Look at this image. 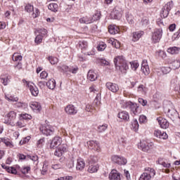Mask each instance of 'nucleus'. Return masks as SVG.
Segmentation results:
<instances>
[{
	"label": "nucleus",
	"mask_w": 180,
	"mask_h": 180,
	"mask_svg": "<svg viewBox=\"0 0 180 180\" xmlns=\"http://www.w3.org/2000/svg\"><path fill=\"white\" fill-rule=\"evenodd\" d=\"M97 79H98V75H96L95 72H94L93 70H89L88 72L87 79L91 82H94V81H96Z\"/></svg>",
	"instance_id": "obj_19"
},
{
	"label": "nucleus",
	"mask_w": 180,
	"mask_h": 180,
	"mask_svg": "<svg viewBox=\"0 0 180 180\" xmlns=\"http://www.w3.org/2000/svg\"><path fill=\"white\" fill-rule=\"evenodd\" d=\"M139 123H147V117L144 115L139 116Z\"/></svg>",
	"instance_id": "obj_51"
},
{
	"label": "nucleus",
	"mask_w": 180,
	"mask_h": 180,
	"mask_svg": "<svg viewBox=\"0 0 180 180\" xmlns=\"http://www.w3.org/2000/svg\"><path fill=\"white\" fill-rule=\"evenodd\" d=\"M67 153V146L61 145L58 149L56 150L54 155L56 157H63V154Z\"/></svg>",
	"instance_id": "obj_15"
},
{
	"label": "nucleus",
	"mask_w": 180,
	"mask_h": 180,
	"mask_svg": "<svg viewBox=\"0 0 180 180\" xmlns=\"http://www.w3.org/2000/svg\"><path fill=\"white\" fill-rule=\"evenodd\" d=\"M162 133V131H161L160 130H155L154 131V136L155 137H157L158 139H160V137L161 136V134Z\"/></svg>",
	"instance_id": "obj_62"
},
{
	"label": "nucleus",
	"mask_w": 180,
	"mask_h": 180,
	"mask_svg": "<svg viewBox=\"0 0 180 180\" xmlns=\"http://www.w3.org/2000/svg\"><path fill=\"white\" fill-rule=\"evenodd\" d=\"M139 148H141L142 151H145L147 153L150 151V150H153L154 148V143L153 142L148 143L146 141H142L138 145Z\"/></svg>",
	"instance_id": "obj_5"
},
{
	"label": "nucleus",
	"mask_w": 180,
	"mask_h": 180,
	"mask_svg": "<svg viewBox=\"0 0 180 180\" xmlns=\"http://www.w3.org/2000/svg\"><path fill=\"white\" fill-rule=\"evenodd\" d=\"M126 105L127 106H129L133 116H137V115H140V113H141V108H140L139 104L131 101H128Z\"/></svg>",
	"instance_id": "obj_3"
},
{
	"label": "nucleus",
	"mask_w": 180,
	"mask_h": 180,
	"mask_svg": "<svg viewBox=\"0 0 180 180\" xmlns=\"http://www.w3.org/2000/svg\"><path fill=\"white\" fill-rule=\"evenodd\" d=\"M79 48L81 49L82 53H84V51L88 49V42L86 41H79Z\"/></svg>",
	"instance_id": "obj_25"
},
{
	"label": "nucleus",
	"mask_w": 180,
	"mask_h": 180,
	"mask_svg": "<svg viewBox=\"0 0 180 180\" xmlns=\"http://www.w3.org/2000/svg\"><path fill=\"white\" fill-rule=\"evenodd\" d=\"M139 103L142 105V106H146L147 105V100H144L143 98L138 99Z\"/></svg>",
	"instance_id": "obj_63"
},
{
	"label": "nucleus",
	"mask_w": 180,
	"mask_h": 180,
	"mask_svg": "<svg viewBox=\"0 0 180 180\" xmlns=\"http://www.w3.org/2000/svg\"><path fill=\"white\" fill-rule=\"evenodd\" d=\"M180 51V48L176 46H173L167 49V53L169 54H179Z\"/></svg>",
	"instance_id": "obj_27"
},
{
	"label": "nucleus",
	"mask_w": 180,
	"mask_h": 180,
	"mask_svg": "<svg viewBox=\"0 0 180 180\" xmlns=\"http://www.w3.org/2000/svg\"><path fill=\"white\" fill-rule=\"evenodd\" d=\"M99 161V158L97 155H91L88 160L89 165L96 164Z\"/></svg>",
	"instance_id": "obj_22"
},
{
	"label": "nucleus",
	"mask_w": 180,
	"mask_h": 180,
	"mask_svg": "<svg viewBox=\"0 0 180 180\" xmlns=\"http://www.w3.org/2000/svg\"><path fill=\"white\" fill-rule=\"evenodd\" d=\"M105 86L108 91H110L113 94H116L119 91V85L115 83L108 82L105 84Z\"/></svg>",
	"instance_id": "obj_10"
},
{
	"label": "nucleus",
	"mask_w": 180,
	"mask_h": 180,
	"mask_svg": "<svg viewBox=\"0 0 180 180\" xmlns=\"http://www.w3.org/2000/svg\"><path fill=\"white\" fill-rule=\"evenodd\" d=\"M180 67V61L176 60L172 63V70H178Z\"/></svg>",
	"instance_id": "obj_40"
},
{
	"label": "nucleus",
	"mask_w": 180,
	"mask_h": 180,
	"mask_svg": "<svg viewBox=\"0 0 180 180\" xmlns=\"http://www.w3.org/2000/svg\"><path fill=\"white\" fill-rule=\"evenodd\" d=\"M34 10V8L33 6H32V4H28L25 6V11H26V12H28V13L33 12Z\"/></svg>",
	"instance_id": "obj_47"
},
{
	"label": "nucleus",
	"mask_w": 180,
	"mask_h": 180,
	"mask_svg": "<svg viewBox=\"0 0 180 180\" xmlns=\"http://www.w3.org/2000/svg\"><path fill=\"white\" fill-rule=\"evenodd\" d=\"M47 77H49V73H47V72H46V71H43L40 74L41 79H46V78H47Z\"/></svg>",
	"instance_id": "obj_57"
},
{
	"label": "nucleus",
	"mask_w": 180,
	"mask_h": 180,
	"mask_svg": "<svg viewBox=\"0 0 180 180\" xmlns=\"http://www.w3.org/2000/svg\"><path fill=\"white\" fill-rule=\"evenodd\" d=\"M144 34V32L143 31H139L133 32L132 34V41H139L140 40L141 36Z\"/></svg>",
	"instance_id": "obj_20"
},
{
	"label": "nucleus",
	"mask_w": 180,
	"mask_h": 180,
	"mask_svg": "<svg viewBox=\"0 0 180 180\" xmlns=\"http://www.w3.org/2000/svg\"><path fill=\"white\" fill-rule=\"evenodd\" d=\"M122 15H123V9L120 6H115L111 13V16L113 19L119 20L122 18Z\"/></svg>",
	"instance_id": "obj_6"
},
{
	"label": "nucleus",
	"mask_w": 180,
	"mask_h": 180,
	"mask_svg": "<svg viewBox=\"0 0 180 180\" xmlns=\"http://www.w3.org/2000/svg\"><path fill=\"white\" fill-rule=\"evenodd\" d=\"M131 127H132L133 130H134V131H137V130H139V122L137 121V120H134L132 122Z\"/></svg>",
	"instance_id": "obj_43"
},
{
	"label": "nucleus",
	"mask_w": 180,
	"mask_h": 180,
	"mask_svg": "<svg viewBox=\"0 0 180 180\" xmlns=\"http://www.w3.org/2000/svg\"><path fill=\"white\" fill-rule=\"evenodd\" d=\"M159 139H161L162 140H167V139H168V135L167 133L162 131Z\"/></svg>",
	"instance_id": "obj_64"
},
{
	"label": "nucleus",
	"mask_w": 180,
	"mask_h": 180,
	"mask_svg": "<svg viewBox=\"0 0 180 180\" xmlns=\"http://www.w3.org/2000/svg\"><path fill=\"white\" fill-rule=\"evenodd\" d=\"M117 117L122 120V122H129L130 115L127 111L119 112Z\"/></svg>",
	"instance_id": "obj_12"
},
{
	"label": "nucleus",
	"mask_w": 180,
	"mask_h": 180,
	"mask_svg": "<svg viewBox=\"0 0 180 180\" xmlns=\"http://www.w3.org/2000/svg\"><path fill=\"white\" fill-rule=\"evenodd\" d=\"M61 70L65 74H68V72H72V74H77L78 72V67H68L67 65H62L61 66Z\"/></svg>",
	"instance_id": "obj_8"
},
{
	"label": "nucleus",
	"mask_w": 180,
	"mask_h": 180,
	"mask_svg": "<svg viewBox=\"0 0 180 180\" xmlns=\"http://www.w3.org/2000/svg\"><path fill=\"white\" fill-rule=\"evenodd\" d=\"M12 58H13V61H22V56L15 53L13 54Z\"/></svg>",
	"instance_id": "obj_46"
},
{
	"label": "nucleus",
	"mask_w": 180,
	"mask_h": 180,
	"mask_svg": "<svg viewBox=\"0 0 180 180\" xmlns=\"http://www.w3.org/2000/svg\"><path fill=\"white\" fill-rule=\"evenodd\" d=\"M6 99H7V101H11V102H18V101L17 97H13L12 96L8 97V95H6Z\"/></svg>",
	"instance_id": "obj_54"
},
{
	"label": "nucleus",
	"mask_w": 180,
	"mask_h": 180,
	"mask_svg": "<svg viewBox=\"0 0 180 180\" xmlns=\"http://www.w3.org/2000/svg\"><path fill=\"white\" fill-rule=\"evenodd\" d=\"M32 119V115L29 114H20V120H30Z\"/></svg>",
	"instance_id": "obj_39"
},
{
	"label": "nucleus",
	"mask_w": 180,
	"mask_h": 180,
	"mask_svg": "<svg viewBox=\"0 0 180 180\" xmlns=\"http://www.w3.org/2000/svg\"><path fill=\"white\" fill-rule=\"evenodd\" d=\"M79 22L80 23H84L85 25H89V23H93L92 19L91 18H88L87 16L80 18Z\"/></svg>",
	"instance_id": "obj_30"
},
{
	"label": "nucleus",
	"mask_w": 180,
	"mask_h": 180,
	"mask_svg": "<svg viewBox=\"0 0 180 180\" xmlns=\"http://www.w3.org/2000/svg\"><path fill=\"white\" fill-rule=\"evenodd\" d=\"M164 112L172 122H175V120L179 119V114H178V111L174 108L172 103H169L164 106Z\"/></svg>",
	"instance_id": "obj_2"
},
{
	"label": "nucleus",
	"mask_w": 180,
	"mask_h": 180,
	"mask_svg": "<svg viewBox=\"0 0 180 180\" xmlns=\"http://www.w3.org/2000/svg\"><path fill=\"white\" fill-rule=\"evenodd\" d=\"M139 180H151V176L148 173L143 172L141 175Z\"/></svg>",
	"instance_id": "obj_37"
},
{
	"label": "nucleus",
	"mask_w": 180,
	"mask_h": 180,
	"mask_svg": "<svg viewBox=\"0 0 180 180\" xmlns=\"http://www.w3.org/2000/svg\"><path fill=\"white\" fill-rule=\"evenodd\" d=\"M84 168H85V162L82 159H78L76 169L79 171H82Z\"/></svg>",
	"instance_id": "obj_26"
},
{
	"label": "nucleus",
	"mask_w": 180,
	"mask_h": 180,
	"mask_svg": "<svg viewBox=\"0 0 180 180\" xmlns=\"http://www.w3.org/2000/svg\"><path fill=\"white\" fill-rule=\"evenodd\" d=\"M46 86H48L49 89H54V88H56V80L54 79H49L46 83Z\"/></svg>",
	"instance_id": "obj_32"
},
{
	"label": "nucleus",
	"mask_w": 180,
	"mask_h": 180,
	"mask_svg": "<svg viewBox=\"0 0 180 180\" xmlns=\"http://www.w3.org/2000/svg\"><path fill=\"white\" fill-rule=\"evenodd\" d=\"M126 18L129 25H133V23H134V20H133V15L127 14L126 15Z\"/></svg>",
	"instance_id": "obj_50"
},
{
	"label": "nucleus",
	"mask_w": 180,
	"mask_h": 180,
	"mask_svg": "<svg viewBox=\"0 0 180 180\" xmlns=\"http://www.w3.org/2000/svg\"><path fill=\"white\" fill-rule=\"evenodd\" d=\"M39 130L44 136H51L54 134V128L51 125L44 124L39 127Z\"/></svg>",
	"instance_id": "obj_4"
},
{
	"label": "nucleus",
	"mask_w": 180,
	"mask_h": 180,
	"mask_svg": "<svg viewBox=\"0 0 180 180\" xmlns=\"http://www.w3.org/2000/svg\"><path fill=\"white\" fill-rule=\"evenodd\" d=\"M150 23V20L148 19V17H143L141 18V26H143V27H146Z\"/></svg>",
	"instance_id": "obj_38"
},
{
	"label": "nucleus",
	"mask_w": 180,
	"mask_h": 180,
	"mask_svg": "<svg viewBox=\"0 0 180 180\" xmlns=\"http://www.w3.org/2000/svg\"><path fill=\"white\" fill-rule=\"evenodd\" d=\"M114 63L117 71H120L122 74L127 72L129 65H127V62L123 58V56H117L114 59Z\"/></svg>",
	"instance_id": "obj_1"
},
{
	"label": "nucleus",
	"mask_w": 180,
	"mask_h": 180,
	"mask_svg": "<svg viewBox=\"0 0 180 180\" xmlns=\"http://www.w3.org/2000/svg\"><path fill=\"white\" fill-rule=\"evenodd\" d=\"M29 171H30V167H26L21 169V172L24 174H29Z\"/></svg>",
	"instance_id": "obj_61"
},
{
	"label": "nucleus",
	"mask_w": 180,
	"mask_h": 180,
	"mask_svg": "<svg viewBox=\"0 0 180 180\" xmlns=\"http://www.w3.org/2000/svg\"><path fill=\"white\" fill-rule=\"evenodd\" d=\"M27 158H29L30 160H32V161H38L39 160V157L37 155H27Z\"/></svg>",
	"instance_id": "obj_53"
},
{
	"label": "nucleus",
	"mask_w": 180,
	"mask_h": 180,
	"mask_svg": "<svg viewBox=\"0 0 180 180\" xmlns=\"http://www.w3.org/2000/svg\"><path fill=\"white\" fill-rule=\"evenodd\" d=\"M1 81L4 85L6 86V85H8V82L9 81V77L8 76L4 75L1 77Z\"/></svg>",
	"instance_id": "obj_48"
},
{
	"label": "nucleus",
	"mask_w": 180,
	"mask_h": 180,
	"mask_svg": "<svg viewBox=\"0 0 180 180\" xmlns=\"http://www.w3.org/2000/svg\"><path fill=\"white\" fill-rule=\"evenodd\" d=\"M168 15H169V10H167V8H165V7H163L160 12L161 17L165 18L168 17Z\"/></svg>",
	"instance_id": "obj_34"
},
{
	"label": "nucleus",
	"mask_w": 180,
	"mask_h": 180,
	"mask_svg": "<svg viewBox=\"0 0 180 180\" xmlns=\"http://www.w3.org/2000/svg\"><path fill=\"white\" fill-rule=\"evenodd\" d=\"M96 63V64H101V65H109V62L103 58H97Z\"/></svg>",
	"instance_id": "obj_35"
},
{
	"label": "nucleus",
	"mask_w": 180,
	"mask_h": 180,
	"mask_svg": "<svg viewBox=\"0 0 180 180\" xmlns=\"http://www.w3.org/2000/svg\"><path fill=\"white\" fill-rule=\"evenodd\" d=\"M61 138L60 136L54 137V139L52 140L50 148H57L58 146H61Z\"/></svg>",
	"instance_id": "obj_16"
},
{
	"label": "nucleus",
	"mask_w": 180,
	"mask_h": 180,
	"mask_svg": "<svg viewBox=\"0 0 180 180\" xmlns=\"http://www.w3.org/2000/svg\"><path fill=\"white\" fill-rule=\"evenodd\" d=\"M141 71L145 75H148V74H150V68L148 67V64H147V62L144 60L141 64Z\"/></svg>",
	"instance_id": "obj_18"
},
{
	"label": "nucleus",
	"mask_w": 180,
	"mask_h": 180,
	"mask_svg": "<svg viewBox=\"0 0 180 180\" xmlns=\"http://www.w3.org/2000/svg\"><path fill=\"white\" fill-rule=\"evenodd\" d=\"M40 15V11L38 8H35V11L32 13V18L35 19V18H37Z\"/></svg>",
	"instance_id": "obj_58"
},
{
	"label": "nucleus",
	"mask_w": 180,
	"mask_h": 180,
	"mask_svg": "<svg viewBox=\"0 0 180 180\" xmlns=\"http://www.w3.org/2000/svg\"><path fill=\"white\" fill-rule=\"evenodd\" d=\"M65 110L68 115H77L78 113V109L77 107L74 106L73 105H68L65 107Z\"/></svg>",
	"instance_id": "obj_13"
},
{
	"label": "nucleus",
	"mask_w": 180,
	"mask_h": 180,
	"mask_svg": "<svg viewBox=\"0 0 180 180\" xmlns=\"http://www.w3.org/2000/svg\"><path fill=\"white\" fill-rule=\"evenodd\" d=\"M131 64V68L134 70V71H136L137 68H139V63L137 62H133L132 63H130Z\"/></svg>",
	"instance_id": "obj_56"
},
{
	"label": "nucleus",
	"mask_w": 180,
	"mask_h": 180,
	"mask_svg": "<svg viewBox=\"0 0 180 180\" xmlns=\"http://www.w3.org/2000/svg\"><path fill=\"white\" fill-rule=\"evenodd\" d=\"M44 141H45L44 138H42V139H40L39 140H38V141L37 143V147H39V148L41 147V146H43V144H44Z\"/></svg>",
	"instance_id": "obj_60"
},
{
	"label": "nucleus",
	"mask_w": 180,
	"mask_h": 180,
	"mask_svg": "<svg viewBox=\"0 0 180 180\" xmlns=\"http://www.w3.org/2000/svg\"><path fill=\"white\" fill-rule=\"evenodd\" d=\"M7 117L8 120L6 123H11L13 122V120H15V119H16V112L15 111H10L7 114Z\"/></svg>",
	"instance_id": "obj_21"
},
{
	"label": "nucleus",
	"mask_w": 180,
	"mask_h": 180,
	"mask_svg": "<svg viewBox=\"0 0 180 180\" xmlns=\"http://www.w3.org/2000/svg\"><path fill=\"white\" fill-rule=\"evenodd\" d=\"M28 88H30V91L33 96L39 95V89L34 84H31Z\"/></svg>",
	"instance_id": "obj_24"
},
{
	"label": "nucleus",
	"mask_w": 180,
	"mask_h": 180,
	"mask_svg": "<svg viewBox=\"0 0 180 180\" xmlns=\"http://www.w3.org/2000/svg\"><path fill=\"white\" fill-rule=\"evenodd\" d=\"M108 129V124H104L98 127V131L99 133H103Z\"/></svg>",
	"instance_id": "obj_44"
},
{
	"label": "nucleus",
	"mask_w": 180,
	"mask_h": 180,
	"mask_svg": "<svg viewBox=\"0 0 180 180\" xmlns=\"http://www.w3.org/2000/svg\"><path fill=\"white\" fill-rule=\"evenodd\" d=\"M106 44L104 42H100L99 44L97 46L98 51H103L105 49H106Z\"/></svg>",
	"instance_id": "obj_41"
},
{
	"label": "nucleus",
	"mask_w": 180,
	"mask_h": 180,
	"mask_svg": "<svg viewBox=\"0 0 180 180\" xmlns=\"http://www.w3.org/2000/svg\"><path fill=\"white\" fill-rule=\"evenodd\" d=\"M51 168H53V169H60L63 168V165H61V164L60 163H57V164L52 165Z\"/></svg>",
	"instance_id": "obj_59"
},
{
	"label": "nucleus",
	"mask_w": 180,
	"mask_h": 180,
	"mask_svg": "<svg viewBox=\"0 0 180 180\" xmlns=\"http://www.w3.org/2000/svg\"><path fill=\"white\" fill-rule=\"evenodd\" d=\"M30 107L31 108V109H32V110H39V111H40L41 109V106L37 102L31 103L30 104Z\"/></svg>",
	"instance_id": "obj_28"
},
{
	"label": "nucleus",
	"mask_w": 180,
	"mask_h": 180,
	"mask_svg": "<svg viewBox=\"0 0 180 180\" xmlns=\"http://www.w3.org/2000/svg\"><path fill=\"white\" fill-rule=\"evenodd\" d=\"M101 12L100 11H96L93 16L91 18V22L94 23V22H96V20H99L101 19Z\"/></svg>",
	"instance_id": "obj_33"
},
{
	"label": "nucleus",
	"mask_w": 180,
	"mask_h": 180,
	"mask_svg": "<svg viewBox=\"0 0 180 180\" xmlns=\"http://www.w3.org/2000/svg\"><path fill=\"white\" fill-rule=\"evenodd\" d=\"M161 70L163 74H169V72H171V68L169 67H163L161 68Z\"/></svg>",
	"instance_id": "obj_52"
},
{
	"label": "nucleus",
	"mask_w": 180,
	"mask_h": 180,
	"mask_svg": "<svg viewBox=\"0 0 180 180\" xmlns=\"http://www.w3.org/2000/svg\"><path fill=\"white\" fill-rule=\"evenodd\" d=\"M119 27L116 25H110L108 27V32L110 34H117V33H119Z\"/></svg>",
	"instance_id": "obj_23"
},
{
	"label": "nucleus",
	"mask_w": 180,
	"mask_h": 180,
	"mask_svg": "<svg viewBox=\"0 0 180 180\" xmlns=\"http://www.w3.org/2000/svg\"><path fill=\"white\" fill-rule=\"evenodd\" d=\"M41 41H43V35L41 34H38L34 39V42L37 44H40V43H41Z\"/></svg>",
	"instance_id": "obj_49"
},
{
	"label": "nucleus",
	"mask_w": 180,
	"mask_h": 180,
	"mask_svg": "<svg viewBox=\"0 0 180 180\" xmlns=\"http://www.w3.org/2000/svg\"><path fill=\"white\" fill-rule=\"evenodd\" d=\"M111 160L114 164H117L118 165H126L127 164V160L119 155H112Z\"/></svg>",
	"instance_id": "obj_7"
},
{
	"label": "nucleus",
	"mask_w": 180,
	"mask_h": 180,
	"mask_svg": "<svg viewBox=\"0 0 180 180\" xmlns=\"http://www.w3.org/2000/svg\"><path fill=\"white\" fill-rule=\"evenodd\" d=\"M49 61L51 63L52 65H54L58 63V58L53 56H49L48 58Z\"/></svg>",
	"instance_id": "obj_42"
},
{
	"label": "nucleus",
	"mask_w": 180,
	"mask_h": 180,
	"mask_svg": "<svg viewBox=\"0 0 180 180\" xmlns=\"http://www.w3.org/2000/svg\"><path fill=\"white\" fill-rule=\"evenodd\" d=\"M46 174H47V164L44 162L41 169V175H46Z\"/></svg>",
	"instance_id": "obj_55"
},
{
	"label": "nucleus",
	"mask_w": 180,
	"mask_h": 180,
	"mask_svg": "<svg viewBox=\"0 0 180 180\" xmlns=\"http://www.w3.org/2000/svg\"><path fill=\"white\" fill-rule=\"evenodd\" d=\"M48 8L52 12H57L58 11V4L51 3L48 6Z\"/></svg>",
	"instance_id": "obj_31"
},
{
	"label": "nucleus",
	"mask_w": 180,
	"mask_h": 180,
	"mask_svg": "<svg viewBox=\"0 0 180 180\" xmlns=\"http://www.w3.org/2000/svg\"><path fill=\"white\" fill-rule=\"evenodd\" d=\"M110 180H120V174L116 169H112L109 174Z\"/></svg>",
	"instance_id": "obj_17"
},
{
	"label": "nucleus",
	"mask_w": 180,
	"mask_h": 180,
	"mask_svg": "<svg viewBox=\"0 0 180 180\" xmlns=\"http://www.w3.org/2000/svg\"><path fill=\"white\" fill-rule=\"evenodd\" d=\"M89 169L88 171L90 172V174H94V172H98V170L99 169V165H89Z\"/></svg>",
	"instance_id": "obj_29"
},
{
	"label": "nucleus",
	"mask_w": 180,
	"mask_h": 180,
	"mask_svg": "<svg viewBox=\"0 0 180 180\" xmlns=\"http://www.w3.org/2000/svg\"><path fill=\"white\" fill-rule=\"evenodd\" d=\"M157 120L162 129H168L169 127V122L167 119L160 117L157 118Z\"/></svg>",
	"instance_id": "obj_14"
},
{
	"label": "nucleus",
	"mask_w": 180,
	"mask_h": 180,
	"mask_svg": "<svg viewBox=\"0 0 180 180\" xmlns=\"http://www.w3.org/2000/svg\"><path fill=\"white\" fill-rule=\"evenodd\" d=\"M163 8L170 11L174 8V2L172 1H169Z\"/></svg>",
	"instance_id": "obj_45"
},
{
	"label": "nucleus",
	"mask_w": 180,
	"mask_h": 180,
	"mask_svg": "<svg viewBox=\"0 0 180 180\" xmlns=\"http://www.w3.org/2000/svg\"><path fill=\"white\" fill-rule=\"evenodd\" d=\"M145 170L146 171V174L150 175V178L155 176V170L153 168L146 167Z\"/></svg>",
	"instance_id": "obj_36"
},
{
	"label": "nucleus",
	"mask_w": 180,
	"mask_h": 180,
	"mask_svg": "<svg viewBox=\"0 0 180 180\" xmlns=\"http://www.w3.org/2000/svg\"><path fill=\"white\" fill-rule=\"evenodd\" d=\"M87 146L91 148V150H94L95 151H97L99 153V150H101V144L98 143L96 141H87Z\"/></svg>",
	"instance_id": "obj_11"
},
{
	"label": "nucleus",
	"mask_w": 180,
	"mask_h": 180,
	"mask_svg": "<svg viewBox=\"0 0 180 180\" xmlns=\"http://www.w3.org/2000/svg\"><path fill=\"white\" fill-rule=\"evenodd\" d=\"M162 37V30H156L152 36L153 43H158Z\"/></svg>",
	"instance_id": "obj_9"
}]
</instances>
